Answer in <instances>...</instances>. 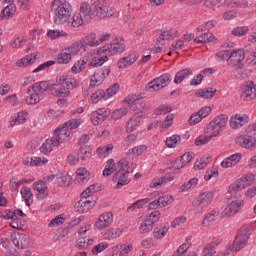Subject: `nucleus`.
Here are the masks:
<instances>
[{
	"label": "nucleus",
	"mask_w": 256,
	"mask_h": 256,
	"mask_svg": "<svg viewBox=\"0 0 256 256\" xmlns=\"http://www.w3.org/2000/svg\"><path fill=\"white\" fill-rule=\"evenodd\" d=\"M249 231L251 228H244L235 238L233 245L229 246L227 250L223 252H218L217 256H229L231 251H241L247 245V241H249Z\"/></svg>",
	"instance_id": "nucleus-3"
},
{
	"label": "nucleus",
	"mask_w": 256,
	"mask_h": 256,
	"mask_svg": "<svg viewBox=\"0 0 256 256\" xmlns=\"http://www.w3.org/2000/svg\"><path fill=\"white\" fill-rule=\"evenodd\" d=\"M54 13L53 21L55 25H63L71 17V4L67 0H54L51 4Z\"/></svg>",
	"instance_id": "nucleus-2"
},
{
	"label": "nucleus",
	"mask_w": 256,
	"mask_h": 256,
	"mask_svg": "<svg viewBox=\"0 0 256 256\" xmlns=\"http://www.w3.org/2000/svg\"><path fill=\"white\" fill-rule=\"evenodd\" d=\"M193 157H195V154L193 152H186L184 153L180 159H176V163H181L187 165V163H191L193 161Z\"/></svg>",
	"instance_id": "nucleus-47"
},
{
	"label": "nucleus",
	"mask_w": 256,
	"mask_h": 256,
	"mask_svg": "<svg viewBox=\"0 0 256 256\" xmlns=\"http://www.w3.org/2000/svg\"><path fill=\"white\" fill-rule=\"evenodd\" d=\"M111 37V34H105L97 39V34L90 33L88 36L82 38L80 40L81 47H84V49H87V47H97L98 45H101L103 41H107Z\"/></svg>",
	"instance_id": "nucleus-8"
},
{
	"label": "nucleus",
	"mask_w": 256,
	"mask_h": 256,
	"mask_svg": "<svg viewBox=\"0 0 256 256\" xmlns=\"http://www.w3.org/2000/svg\"><path fill=\"white\" fill-rule=\"evenodd\" d=\"M236 144L244 149H255L256 138L251 135H240L236 138Z\"/></svg>",
	"instance_id": "nucleus-13"
},
{
	"label": "nucleus",
	"mask_w": 256,
	"mask_h": 256,
	"mask_svg": "<svg viewBox=\"0 0 256 256\" xmlns=\"http://www.w3.org/2000/svg\"><path fill=\"white\" fill-rule=\"evenodd\" d=\"M71 61V55L67 51H62L58 54V63L62 65H67Z\"/></svg>",
	"instance_id": "nucleus-49"
},
{
	"label": "nucleus",
	"mask_w": 256,
	"mask_h": 256,
	"mask_svg": "<svg viewBox=\"0 0 256 256\" xmlns=\"http://www.w3.org/2000/svg\"><path fill=\"white\" fill-rule=\"evenodd\" d=\"M181 143V136L174 134L166 139V147L169 149H174V147H177Z\"/></svg>",
	"instance_id": "nucleus-31"
},
{
	"label": "nucleus",
	"mask_w": 256,
	"mask_h": 256,
	"mask_svg": "<svg viewBox=\"0 0 256 256\" xmlns=\"http://www.w3.org/2000/svg\"><path fill=\"white\" fill-rule=\"evenodd\" d=\"M167 231H169L168 226H161L154 228L153 235L155 239H163L165 235H167Z\"/></svg>",
	"instance_id": "nucleus-35"
},
{
	"label": "nucleus",
	"mask_w": 256,
	"mask_h": 256,
	"mask_svg": "<svg viewBox=\"0 0 256 256\" xmlns=\"http://www.w3.org/2000/svg\"><path fill=\"white\" fill-rule=\"evenodd\" d=\"M37 61V55L29 54L17 61L18 67H28Z\"/></svg>",
	"instance_id": "nucleus-26"
},
{
	"label": "nucleus",
	"mask_w": 256,
	"mask_h": 256,
	"mask_svg": "<svg viewBox=\"0 0 256 256\" xmlns=\"http://www.w3.org/2000/svg\"><path fill=\"white\" fill-rule=\"evenodd\" d=\"M127 167H129V162H127V160H125V159L120 160L116 166V169H118V171H116V173L129 174V170H125V169H127Z\"/></svg>",
	"instance_id": "nucleus-54"
},
{
	"label": "nucleus",
	"mask_w": 256,
	"mask_h": 256,
	"mask_svg": "<svg viewBox=\"0 0 256 256\" xmlns=\"http://www.w3.org/2000/svg\"><path fill=\"white\" fill-rule=\"evenodd\" d=\"M12 242L17 249H27L30 245L29 236L23 234L15 235Z\"/></svg>",
	"instance_id": "nucleus-20"
},
{
	"label": "nucleus",
	"mask_w": 256,
	"mask_h": 256,
	"mask_svg": "<svg viewBox=\"0 0 256 256\" xmlns=\"http://www.w3.org/2000/svg\"><path fill=\"white\" fill-rule=\"evenodd\" d=\"M79 87V80L73 75L60 76L58 83L51 89V95L54 97H69L71 89Z\"/></svg>",
	"instance_id": "nucleus-1"
},
{
	"label": "nucleus",
	"mask_w": 256,
	"mask_h": 256,
	"mask_svg": "<svg viewBox=\"0 0 256 256\" xmlns=\"http://www.w3.org/2000/svg\"><path fill=\"white\" fill-rule=\"evenodd\" d=\"M108 60H109V58L107 56H103L100 58L95 57L92 59V61L89 63V65H90V67H101Z\"/></svg>",
	"instance_id": "nucleus-51"
},
{
	"label": "nucleus",
	"mask_w": 256,
	"mask_h": 256,
	"mask_svg": "<svg viewBox=\"0 0 256 256\" xmlns=\"http://www.w3.org/2000/svg\"><path fill=\"white\" fill-rule=\"evenodd\" d=\"M202 39L203 40H199V38H195L194 43H211V41L215 40V36L211 33L205 32L202 34Z\"/></svg>",
	"instance_id": "nucleus-53"
},
{
	"label": "nucleus",
	"mask_w": 256,
	"mask_h": 256,
	"mask_svg": "<svg viewBox=\"0 0 256 256\" xmlns=\"http://www.w3.org/2000/svg\"><path fill=\"white\" fill-rule=\"evenodd\" d=\"M21 195L27 205V207H31V203H33V193L31 192V188L24 186L21 188Z\"/></svg>",
	"instance_id": "nucleus-27"
},
{
	"label": "nucleus",
	"mask_w": 256,
	"mask_h": 256,
	"mask_svg": "<svg viewBox=\"0 0 256 256\" xmlns=\"http://www.w3.org/2000/svg\"><path fill=\"white\" fill-rule=\"evenodd\" d=\"M197 183H199L198 178L188 180L179 188L180 193H185V191H189V189H192V187H196Z\"/></svg>",
	"instance_id": "nucleus-32"
},
{
	"label": "nucleus",
	"mask_w": 256,
	"mask_h": 256,
	"mask_svg": "<svg viewBox=\"0 0 256 256\" xmlns=\"http://www.w3.org/2000/svg\"><path fill=\"white\" fill-rule=\"evenodd\" d=\"M243 189H245L244 184L238 179L235 183L231 184L229 186V193H231V195L235 194V193H239V191H243Z\"/></svg>",
	"instance_id": "nucleus-42"
},
{
	"label": "nucleus",
	"mask_w": 256,
	"mask_h": 256,
	"mask_svg": "<svg viewBox=\"0 0 256 256\" xmlns=\"http://www.w3.org/2000/svg\"><path fill=\"white\" fill-rule=\"evenodd\" d=\"M113 183H116V189H121L125 185H129L131 180L129 179V174L116 172L112 177Z\"/></svg>",
	"instance_id": "nucleus-19"
},
{
	"label": "nucleus",
	"mask_w": 256,
	"mask_h": 256,
	"mask_svg": "<svg viewBox=\"0 0 256 256\" xmlns=\"http://www.w3.org/2000/svg\"><path fill=\"white\" fill-rule=\"evenodd\" d=\"M27 93H28V95H30L26 98L27 105H35L43 99V94L33 92L31 88L27 89Z\"/></svg>",
	"instance_id": "nucleus-25"
},
{
	"label": "nucleus",
	"mask_w": 256,
	"mask_h": 256,
	"mask_svg": "<svg viewBox=\"0 0 256 256\" xmlns=\"http://www.w3.org/2000/svg\"><path fill=\"white\" fill-rule=\"evenodd\" d=\"M190 244H182L177 251L173 254V256H185V253H187V250L189 249Z\"/></svg>",
	"instance_id": "nucleus-64"
},
{
	"label": "nucleus",
	"mask_w": 256,
	"mask_h": 256,
	"mask_svg": "<svg viewBox=\"0 0 256 256\" xmlns=\"http://www.w3.org/2000/svg\"><path fill=\"white\" fill-rule=\"evenodd\" d=\"M107 247H109V244L107 242H101L93 247L92 254L99 255V253H103V251H105Z\"/></svg>",
	"instance_id": "nucleus-59"
},
{
	"label": "nucleus",
	"mask_w": 256,
	"mask_h": 256,
	"mask_svg": "<svg viewBox=\"0 0 256 256\" xmlns=\"http://www.w3.org/2000/svg\"><path fill=\"white\" fill-rule=\"evenodd\" d=\"M213 137L217 136H213V134H211L210 136H199L195 139V145L197 147H200V145H207V143H209V141H211Z\"/></svg>",
	"instance_id": "nucleus-52"
},
{
	"label": "nucleus",
	"mask_w": 256,
	"mask_h": 256,
	"mask_svg": "<svg viewBox=\"0 0 256 256\" xmlns=\"http://www.w3.org/2000/svg\"><path fill=\"white\" fill-rule=\"evenodd\" d=\"M76 181L80 183H87L89 181V172L85 168H79L76 170Z\"/></svg>",
	"instance_id": "nucleus-29"
},
{
	"label": "nucleus",
	"mask_w": 256,
	"mask_h": 256,
	"mask_svg": "<svg viewBox=\"0 0 256 256\" xmlns=\"http://www.w3.org/2000/svg\"><path fill=\"white\" fill-rule=\"evenodd\" d=\"M111 223H113V213L106 212L99 216L96 227L101 231V229H107Z\"/></svg>",
	"instance_id": "nucleus-17"
},
{
	"label": "nucleus",
	"mask_w": 256,
	"mask_h": 256,
	"mask_svg": "<svg viewBox=\"0 0 256 256\" xmlns=\"http://www.w3.org/2000/svg\"><path fill=\"white\" fill-rule=\"evenodd\" d=\"M253 87V82H246L240 87L242 101H251V99H255Z\"/></svg>",
	"instance_id": "nucleus-16"
},
{
	"label": "nucleus",
	"mask_w": 256,
	"mask_h": 256,
	"mask_svg": "<svg viewBox=\"0 0 256 256\" xmlns=\"http://www.w3.org/2000/svg\"><path fill=\"white\" fill-rule=\"evenodd\" d=\"M126 46L122 42H114L99 48V53H109L110 55H117L119 53H124Z\"/></svg>",
	"instance_id": "nucleus-12"
},
{
	"label": "nucleus",
	"mask_w": 256,
	"mask_h": 256,
	"mask_svg": "<svg viewBox=\"0 0 256 256\" xmlns=\"http://www.w3.org/2000/svg\"><path fill=\"white\" fill-rule=\"evenodd\" d=\"M161 219V213L157 210L151 212L150 215H148L145 219L152 227L155 226V223H157Z\"/></svg>",
	"instance_id": "nucleus-37"
},
{
	"label": "nucleus",
	"mask_w": 256,
	"mask_h": 256,
	"mask_svg": "<svg viewBox=\"0 0 256 256\" xmlns=\"http://www.w3.org/2000/svg\"><path fill=\"white\" fill-rule=\"evenodd\" d=\"M173 179H175L174 176H169L168 178L167 177L155 178L151 181L150 187L155 188L159 185H163V183H167L168 181H173Z\"/></svg>",
	"instance_id": "nucleus-38"
},
{
	"label": "nucleus",
	"mask_w": 256,
	"mask_h": 256,
	"mask_svg": "<svg viewBox=\"0 0 256 256\" xmlns=\"http://www.w3.org/2000/svg\"><path fill=\"white\" fill-rule=\"evenodd\" d=\"M213 201V192H202L193 202L192 205L197 209L198 213H201L207 205Z\"/></svg>",
	"instance_id": "nucleus-10"
},
{
	"label": "nucleus",
	"mask_w": 256,
	"mask_h": 256,
	"mask_svg": "<svg viewBox=\"0 0 256 256\" xmlns=\"http://www.w3.org/2000/svg\"><path fill=\"white\" fill-rule=\"evenodd\" d=\"M85 65H87V60L81 59L77 63H75L72 67V73H81L83 69H85Z\"/></svg>",
	"instance_id": "nucleus-56"
},
{
	"label": "nucleus",
	"mask_w": 256,
	"mask_h": 256,
	"mask_svg": "<svg viewBox=\"0 0 256 256\" xmlns=\"http://www.w3.org/2000/svg\"><path fill=\"white\" fill-rule=\"evenodd\" d=\"M217 215H219V212L212 210L208 213V215L204 218L202 221V225L204 227H209L215 223V219H217Z\"/></svg>",
	"instance_id": "nucleus-28"
},
{
	"label": "nucleus",
	"mask_w": 256,
	"mask_h": 256,
	"mask_svg": "<svg viewBox=\"0 0 256 256\" xmlns=\"http://www.w3.org/2000/svg\"><path fill=\"white\" fill-rule=\"evenodd\" d=\"M171 37H172V34L170 31L162 32L156 40V45H166V41H169Z\"/></svg>",
	"instance_id": "nucleus-41"
},
{
	"label": "nucleus",
	"mask_w": 256,
	"mask_h": 256,
	"mask_svg": "<svg viewBox=\"0 0 256 256\" xmlns=\"http://www.w3.org/2000/svg\"><path fill=\"white\" fill-rule=\"evenodd\" d=\"M171 83V74L164 73L160 77L154 78L150 82L147 83L146 89L150 93H154V91H161V89H165L167 85Z\"/></svg>",
	"instance_id": "nucleus-6"
},
{
	"label": "nucleus",
	"mask_w": 256,
	"mask_h": 256,
	"mask_svg": "<svg viewBox=\"0 0 256 256\" xmlns=\"http://www.w3.org/2000/svg\"><path fill=\"white\" fill-rule=\"evenodd\" d=\"M17 9L15 8V4H8L4 9L2 10L3 17H13L15 15V12Z\"/></svg>",
	"instance_id": "nucleus-46"
},
{
	"label": "nucleus",
	"mask_w": 256,
	"mask_h": 256,
	"mask_svg": "<svg viewBox=\"0 0 256 256\" xmlns=\"http://www.w3.org/2000/svg\"><path fill=\"white\" fill-rule=\"evenodd\" d=\"M242 182V185H244V189L249 187V185H253V181H255V175L248 174L242 178L239 179Z\"/></svg>",
	"instance_id": "nucleus-58"
},
{
	"label": "nucleus",
	"mask_w": 256,
	"mask_h": 256,
	"mask_svg": "<svg viewBox=\"0 0 256 256\" xmlns=\"http://www.w3.org/2000/svg\"><path fill=\"white\" fill-rule=\"evenodd\" d=\"M73 133L66 129L65 126H59L54 130V136L52 137V143L54 147H59L61 143L71 140Z\"/></svg>",
	"instance_id": "nucleus-7"
},
{
	"label": "nucleus",
	"mask_w": 256,
	"mask_h": 256,
	"mask_svg": "<svg viewBox=\"0 0 256 256\" xmlns=\"http://www.w3.org/2000/svg\"><path fill=\"white\" fill-rule=\"evenodd\" d=\"M245 59V51L243 50H232L230 55V62L228 65H233V67L239 65L241 61Z\"/></svg>",
	"instance_id": "nucleus-22"
},
{
	"label": "nucleus",
	"mask_w": 256,
	"mask_h": 256,
	"mask_svg": "<svg viewBox=\"0 0 256 256\" xmlns=\"http://www.w3.org/2000/svg\"><path fill=\"white\" fill-rule=\"evenodd\" d=\"M123 234V230L116 228V229H108L104 233L105 239H117V237H121Z\"/></svg>",
	"instance_id": "nucleus-34"
},
{
	"label": "nucleus",
	"mask_w": 256,
	"mask_h": 256,
	"mask_svg": "<svg viewBox=\"0 0 256 256\" xmlns=\"http://www.w3.org/2000/svg\"><path fill=\"white\" fill-rule=\"evenodd\" d=\"M81 125V120L79 119H70L69 121L65 122L62 127H65V129H68V131H73V129H77Z\"/></svg>",
	"instance_id": "nucleus-44"
},
{
	"label": "nucleus",
	"mask_w": 256,
	"mask_h": 256,
	"mask_svg": "<svg viewBox=\"0 0 256 256\" xmlns=\"http://www.w3.org/2000/svg\"><path fill=\"white\" fill-rule=\"evenodd\" d=\"M139 231L142 235H145V233H149V231H153V225L148 223L146 220L140 225Z\"/></svg>",
	"instance_id": "nucleus-63"
},
{
	"label": "nucleus",
	"mask_w": 256,
	"mask_h": 256,
	"mask_svg": "<svg viewBox=\"0 0 256 256\" xmlns=\"http://www.w3.org/2000/svg\"><path fill=\"white\" fill-rule=\"evenodd\" d=\"M48 160L46 158H39V157H34L30 159V167H43V165H46Z\"/></svg>",
	"instance_id": "nucleus-57"
},
{
	"label": "nucleus",
	"mask_w": 256,
	"mask_h": 256,
	"mask_svg": "<svg viewBox=\"0 0 256 256\" xmlns=\"http://www.w3.org/2000/svg\"><path fill=\"white\" fill-rule=\"evenodd\" d=\"M229 123V116L225 114H220L216 116L210 123L207 125L206 129L212 132V137H219L220 133L227 127Z\"/></svg>",
	"instance_id": "nucleus-4"
},
{
	"label": "nucleus",
	"mask_w": 256,
	"mask_h": 256,
	"mask_svg": "<svg viewBox=\"0 0 256 256\" xmlns=\"http://www.w3.org/2000/svg\"><path fill=\"white\" fill-rule=\"evenodd\" d=\"M217 93V89L213 87H208L204 89H199L195 92L196 97H201L202 99H213V95Z\"/></svg>",
	"instance_id": "nucleus-24"
},
{
	"label": "nucleus",
	"mask_w": 256,
	"mask_h": 256,
	"mask_svg": "<svg viewBox=\"0 0 256 256\" xmlns=\"http://www.w3.org/2000/svg\"><path fill=\"white\" fill-rule=\"evenodd\" d=\"M56 183H58L59 187H69L72 183L71 176L61 174L56 177Z\"/></svg>",
	"instance_id": "nucleus-30"
},
{
	"label": "nucleus",
	"mask_w": 256,
	"mask_h": 256,
	"mask_svg": "<svg viewBox=\"0 0 256 256\" xmlns=\"http://www.w3.org/2000/svg\"><path fill=\"white\" fill-rule=\"evenodd\" d=\"M128 112L129 110L127 108L116 109L112 112V119H123V117H125V115H127Z\"/></svg>",
	"instance_id": "nucleus-50"
},
{
	"label": "nucleus",
	"mask_w": 256,
	"mask_h": 256,
	"mask_svg": "<svg viewBox=\"0 0 256 256\" xmlns=\"http://www.w3.org/2000/svg\"><path fill=\"white\" fill-rule=\"evenodd\" d=\"M101 99H104V101H107V94L105 93L104 90H97L91 96V101H93V103H99Z\"/></svg>",
	"instance_id": "nucleus-43"
},
{
	"label": "nucleus",
	"mask_w": 256,
	"mask_h": 256,
	"mask_svg": "<svg viewBox=\"0 0 256 256\" xmlns=\"http://www.w3.org/2000/svg\"><path fill=\"white\" fill-rule=\"evenodd\" d=\"M245 205L243 200L232 201L222 212L223 217H231L232 215H236L239 213L241 207Z\"/></svg>",
	"instance_id": "nucleus-15"
},
{
	"label": "nucleus",
	"mask_w": 256,
	"mask_h": 256,
	"mask_svg": "<svg viewBox=\"0 0 256 256\" xmlns=\"http://www.w3.org/2000/svg\"><path fill=\"white\" fill-rule=\"evenodd\" d=\"M95 205V201L81 199L74 205V209L78 213H87Z\"/></svg>",
	"instance_id": "nucleus-21"
},
{
	"label": "nucleus",
	"mask_w": 256,
	"mask_h": 256,
	"mask_svg": "<svg viewBox=\"0 0 256 256\" xmlns=\"http://www.w3.org/2000/svg\"><path fill=\"white\" fill-rule=\"evenodd\" d=\"M34 191H37V199L43 201L49 195V188L47 183L43 180H39L33 184Z\"/></svg>",
	"instance_id": "nucleus-14"
},
{
	"label": "nucleus",
	"mask_w": 256,
	"mask_h": 256,
	"mask_svg": "<svg viewBox=\"0 0 256 256\" xmlns=\"http://www.w3.org/2000/svg\"><path fill=\"white\" fill-rule=\"evenodd\" d=\"M79 15L83 17L85 23H90L91 20L93 19V15H95V12L91 8V5L87 2H83L80 5V13Z\"/></svg>",
	"instance_id": "nucleus-18"
},
{
	"label": "nucleus",
	"mask_w": 256,
	"mask_h": 256,
	"mask_svg": "<svg viewBox=\"0 0 256 256\" xmlns=\"http://www.w3.org/2000/svg\"><path fill=\"white\" fill-rule=\"evenodd\" d=\"M109 151H113V144H108L105 147H99L97 149V154L99 157H107L109 155Z\"/></svg>",
	"instance_id": "nucleus-55"
},
{
	"label": "nucleus",
	"mask_w": 256,
	"mask_h": 256,
	"mask_svg": "<svg viewBox=\"0 0 256 256\" xmlns=\"http://www.w3.org/2000/svg\"><path fill=\"white\" fill-rule=\"evenodd\" d=\"M92 11L99 19H105V17H113V9L109 8L107 1L105 0H91Z\"/></svg>",
	"instance_id": "nucleus-5"
},
{
	"label": "nucleus",
	"mask_w": 256,
	"mask_h": 256,
	"mask_svg": "<svg viewBox=\"0 0 256 256\" xmlns=\"http://www.w3.org/2000/svg\"><path fill=\"white\" fill-rule=\"evenodd\" d=\"M158 201L160 203V207H167V205H170V203L173 202V196L172 195H165L158 198Z\"/></svg>",
	"instance_id": "nucleus-60"
},
{
	"label": "nucleus",
	"mask_w": 256,
	"mask_h": 256,
	"mask_svg": "<svg viewBox=\"0 0 256 256\" xmlns=\"http://www.w3.org/2000/svg\"><path fill=\"white\" fill-rule=\"evenodd\" d=\"M53 151V138L51 140L47 139L40 147V153L47 155Z\"/></svg>",
	"instance_id": "nucleus-40"
},
{
	"label": "nucleus",
	"mask_w": 256,
	"mask_h": 256,
	"mask_svg": "<svg viewBox=\"0 0 256 256\" xmlns=\"http://www.w3.org/2000/svg\"><path fill=\"white\" fill-rule=\"evenodd\" d=\"M193 73V70L191 68H185L180 71H178L174 77V83L175 85H181L189 75Z\"/></svg>",
	"instance_id": "nucleus-23"
},
{
	"label": "nucleus",
	"mask_w": 256,
	"mask_h": 256,
	"mask_svg": "<svg viewBox=\"0 0 256 256\" xmlns=\"http://www.w3.org/2000/svg\"><path fill=\"white\" fill-rule=\"evenodd\" d=\"M215 247H217V243H215V242L207 244L204 247V252L206 253L204 256H213V255H215V253H216Z\"/></svg>",
	"instance_id": "nucleus-61"
},
{
	"label": "nucleus",
	"mask_w": 256,
	"mask_h": 256,
	"mask_svg": "<svg viewBox=\"0 0 256 256\" xmlns=\"http://www.w3.org/2000/svg\"><path fill=\"white\" fill-rule=\"evenodd\" d=\"M117 65L119 69H126V67H129V65H133V62H131V54L120 58L117 62Z\"/></svg>",
	"instance_id": "nucleus-45"
},
{
	"label": "nucleus",
	"mask_w": 256,
	"mask_h": 256,
	"mask_svg": "<svg viewBox=\"0 0 256 256\" xmlns=\"http://www.w3.org/2000/svg\"><path fill=\"white\" fill-rule=\"evenodd\" d=\"M149 203V198L139 199L128 207V211H135V209H142Z\"/></svg>",
	"instance_id": "nucleus-39"
},
{
	"label": "nucleus",
	"mask_w": 256,
	"mask_h": 256,
	"mask_svg": "<svg viewBox=\"0 0 256 256\" xmlns=\"http://www.w3.org/2000/svg\"><path fill=\"white\" fill-rule=\"evenodd\" d=\"M172 111H173V107H171V105L162 104L155 109L154 113L155 115H163V113L167 114V113H171Z\"/></svg>",
	"instance_id": "nucleus-48"
},
{
	"label": "nucleus",
	"mask_w": 256,
	"mask_h": 256,
	"mask_svg": "<svg viewBox=\"0 0 256 256\" xmlns=\"http://www.w3.org/2000/svg\"><path fill=\"white\" fill-rule=\"evenodd\" d=\"M143 119H145V113L143 111L136 112L131 116L125 125L126 133H133V131H137Z\"/></svg>",
	"instance_id": "nucleus-11"
},
{
	"label": "nucleus",
	"mask_w": 256,
	"mask_h": 256,
	"mask_svg": "<svg viewBox=\"0 0 256 256\" xmlns=\"http://www.w3.org/2000/svg\"><path fill=\"white\" fill-rule=\"evenodd\" d=\"M80 159L82 161H87V159H91V147L88 145H82L79 149Z\"/></svg>",
	"instance_id": "nucleus-33"
},
{
	"label": "nucleus",
	"mask_w": 256,
	"mask_h": 256,
	"mask_svg": "<svg viewBox=\"0 0 256 256\" xmlns=\"http://www.w3.org/2000/svg\"><path fill=\"white\" fill-rule=\"evenodd\" d=\"M119 84L115 83L111 85L107 90H106V99H109L110 97H113V95H117V91H119Z\"/></svg>",
	"instance_id": "nucleus-62"
},
{
	"label": "nucleus",
	"mask_w": 256,
	"mask_h": 256,
	"mask_svg": "<svg viewBox=\"0 0 256 256\" xmlns=\"http://www.w3.org/2000/svg\"><path fill=\"white\" fill-rule=\"evenodd\" d=\"M66 51L70 53V55H77L79 51H85V47L81 46V40H80L79 42H76L70 45Z\"/></svg>",
	"instance_id": "nucleus-36"
},
{
	"label": "nucleus",
	"mask_w": 256,
	"mask_h": 256,
	"mask_svg": "<svg viewBox=\"0 0 256 256\" xmlns=\"http://www.w3.org/2000/svg\"><path fill=\"white\" fill-rule=\"evenodd\" d=\"M111 73V67L98 68L94 75L90 79V87H99L103 85V81L109 77Z\"/></svg>",
	"instance_id": "nucleus-9"
}]
</instances>
